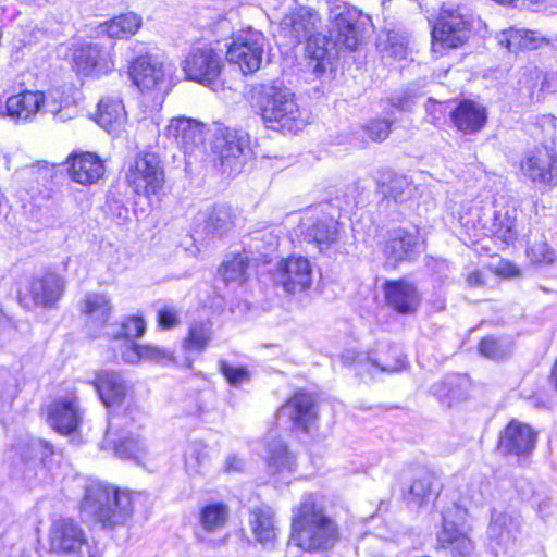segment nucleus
<instances>
[{"label":"nucleus","mask_w":557,"mask_h":557,"mask_svg":"<svg viewBox=\"0 0 557 557\" xmlns=\"http://www.w3.org/2000/svg\"><path fill=\"white\" fill-rule=\"evenodd\" d=\"M234 227V214L230 206H214L203 220L202 232L208 238H221Z\"/></svg>","instance_id":"38"},{"label":"nucleus","mask_w":557,"mask_h":557,"mask_svg":"<svg viewBox=\"0 0 557 557\" xmlns=\"http://www.w3.org/2000/svg\"><path fill=\"white\" fill-rule=\"evenodd\" d=\"M141 26V17L135 13H126L113 17L99 26L101 33L110 38H126L137 33Z\"/></svg>","instance_id":"44"},{"label":"nucleus","mask_w":557,"mask_h":557,"mask_svg":"<svg viewBox=\"0 0 557 557\" xmlns=\"http://www.w3.org/2000/svg\"><path fill=\"white\" fill-rule=\"evenodd\" d=\"M384 296L387 306L399 314L414 313L421 301L417 287L404 280L386 282Z\"/></svg>","instance_id":"25"},{"label":"nucleus","mask_w":557,"mask_h":557,"mask_svg":"<svg viewBox=\"0 0 557 557\" xmlns=\"http://www.w3.org/2000/svg\"><path fill=\"white\" fill-rule=\"evenodd\" d=\"M102 448L123 459L139 462L147 455V445L139 434L128 429L126 416L109 414Z\"/></svg>","instance_id":"8"},{"label":"nucleus","mask_w":557,"mask_h":557,"mask_svg":"<svg viewBox=\"0 0 557 557\" xmlns=\"http://www.w3.org/2000/svg\"><path fill=\"white\" fill-rule=\"evenodd\" d=\"M128 185L137 195H159L164 186V170L156 153L138 154L126 174Z\"/></svg>","instance_id":"12"},{"label":"nucleus","mask_w":557,"mask_h":557,"mask_svg":"<svg viewBox=\"0 0 557 557\" xmlns=\"http://www.w3.org/2000/svg\"><path fill=\"white\" fill-rule=\"evenodd\" d=\"M495 1L498 3H507V2H511L512 0H495Z\"/></svg>","instance_id":"64"},{"label":"nucleus","mask_w":557,"mask_h":557,"mask_svg":"<svg viewBox=\"0 0 557 557\" xmlns=\"http://www.w3.org/2000/svg\"><path fill=\"white\" fill-rule=\"evenodd\" d=\"M70 177L82 185H91L104 173L103 161L92 152H74L67 158Z\"/></svg>","instance_id":"27"},{"label":"nucleus","mask_w":557,"mask_h":557,"mask_svg":"<svg viewBox=\"0 0 557 557\" xmlns=\"http://www.w3.org/2000/svg\"><path fill=\"white\" fill-rule=\"evenodd\" d=\"M244 245L253 263L267 262L271 252L278 247V236L267 227L252 232L245 238Z\"/></svg>","instance_id":"36"},{"label":"nucleus","mask_w":557,"mask_h":557,"mask_svg":"<svg viewBox=\"0 0 557 557\" xmlns=\"http://www.w3.org/2000/svg\"><path fill=\"white\" fill-rule=\"evenodd\" d=\"M552 380L555 383V386L557 388V360L552 369Z\"/></svg>","instance_id":"63"},{"label":"nucleus","mask_w":557,"mask_h":557,"mask_svg":"<svg viewBox=\"0 0 557 557\" xmlns=\"http://www.w3.org/2000/svg\"><path fill=\"white\" fill-rule=\"evenodd\" d=\"M450 120L457 131L465 135H474L485 126L487 110L478 101L463 99L450 112Z\"/></svg>","instance_id":"24"},{"label":"nucleus","mask_w":557,"mask_h":557,"mask_svg":"<svg viewBox=\"0 0 557 557\" xmlns=\"http://www.w3.org/2000/svg\"><path fill=\"white\" fill-rule=\"evenodd\" d=\"M125 116L122 100L112 97L100 100L96 121L108 133L117 131L123 125Z\"/></svg>","instance_id":"40"},{"label":"nucleus","mask_w":557,"mask_h":557,"mask_svg":"<svg viewBox=\"0 0 557 557\" xmlns=\"http://www.w3.org/2000/svg\"><path fill=\"white\" fill-rule=\"evenodd\" d=\"M249 525L256 540L263 546H272L277 536L274 511L267 505L255 507L249 513Z\"/></svg>","instance_id":"32"},{"label":"nucleus","mask_w":557,"mask_h":557,"mask_svg":"<svg viewBox=\"0 0 557 557\" xmlns=\"http://www.w3.org/2000/svg\"><path fill=\"white\" fill-rule=\"evenodd\" d=\"M393 121L386 119H376L370 121L364 131L369 137L374 141H382L387 138Z\"/></svg>","instance_id":"55"},{"label":"nucleus","mask_w":557,"mask_h":557,"mask_svg":"<svg viewBox=\"0 0 557 557\" xmlns=\"http://www.w3.org/2000/svg\"><path fill=\"white\" fill-rule=\"evenodd\" d=\"M319 13L307 7H295L280 22V36L296 46L321 28Z\"/></svg>","instance_id":"15"},{"label":"nucleus","mask_w":557,"mask_h":557,"mask_svg":"<svg viewBox=\"0 0 557 557\" xmlns=\"http://www.w3.org/2000/svg\"><path fill=\"white\" fill-rule=\"evenodd\" d=\"M421 97V92L414 87H408L389 99L392 107L410 112L417 104V100Z\"/></svg>","instance_id":"53"},{"label":"nucleus","mask_w":557,"mask_h":557,"mask_svg":"<svg viewBox=\"0 0 557 557\" xmlns=\"http://www.w3.org/2000/svg\"><path fill=\"white\" fill-rule=\"evenodd\" d=\"M417 244L418 237L416 233H410L404 228H396L388 232L383 251L391 262L397 263L411 259Z\"/></svg>","instance_id":"33"},{"label":"nucleus","mask_w":557,"mask_h":557,"mask_svg":"<svg viewBox=\"0 0 557 557\" xmlns=\"http://www.w3.org/2000/svg\"><path fill=\"white\" fill-rule=\"evenodd\" d=\"M307 41V53L311 59H314L319 62H323L329 58L331 51L334 47H338L334 44V39L331 36L327 38L325 35L319 32H314L311 36L305 39ZM320 66V63L317 64V69Z\"/></svg>","instance_id":"49"},{"label":"nucleus","mask_w":557,"mask_h":557,"mask_svg":"<svg viewBox=\"0 0 557 557\" xmlns=\"http://www.w3.org/2000/svg\"><path fill=\"white\" fill-rule=\"evenodd\" d=\"M345 362L351 361L358 375L369 373L373 375L376 371L380 372H398L405 368L406 361L397 346L389 344H379L369 354H355L354 351H346L343 355Z\"/></svg>","instance_id":"11"},{"label":"nucleus","mask_w":557,"mask_h":557,"mask_svg":"<svg viewBox=\"0 0 557 557\" xmlns=\"http://www.w3.org/2000/svg\"><path fill=\"white\" fill-rule=\"evenodd\" d=\"M522 175L541 187L557 185V156L547 143L528 150L520 161Z\"/></svg>","instance_id":"14"},{"label":"nucleus","mask_w":557,"mask_h":557,"mask_svg":"<svg viewBox=\"0 0 557 557\" xmlns=\"http://www.w3.org/2000/svg\"><path fill=\"white\" fill-rule=\"evenodd\" d=\"M47 422L61 434L77 430L82 422V411L75 395L59 397L47 408Z\"/></svg>","instance_id":"18"},{"label":"nucleus","mask_w":557,"mask_h":557,"mask_svg":"<svg viewBox=\"0 0 557 557\" xmlns=\"http://www.w3.org/2000/svg\"><path fill=\"white\" fill-rule=\"evenodd\" d=\"M276 282L288 294L302 293L312 283V267L305 257H290L278 263L275 274Z\"/></svg>","instance_id":"17"},{"label":"nucleus","mask_w":557,"mask_h":557,"mask_svg":"<svg viewBox=\"0 0 557 557\" xmlns=\"http://www.w3.org/2000/svg\"><path fill=\"white\" fill-rule=\"evenodd\" d=\"M249 136L246 132L219 125L214 132L213 153L224 173L230 175L240 171L239 158L248 149Z\"/></svg>","instance_id":"13"},{"label":"nucleus","mask_w":557,"mask_h":557,"mask_svg":"<svg viewBox=\"0 0 557 557\" xmlns=\"http://www.w3.org/2000/svg\"><path fill=\"white\" fill-rule=\"evenodd\" d=\"M527 255L531 262L536 264H552L555 261V251L544 239L534 240L528 248Z\"/></svg>","instance_id":"50"},{"label":"nucleus","mask_w":557,"mask_h":557,"mask_svg":"<svg viewBox=\"0 0 557 557\" xmlns=\"http://www.w3.org/2000/svg\"><path fill=\"white\" fill-rule=\"evenodd\" d=\"M488 492V482L482 478H478L469 483L466 491V499L475 506H480L485 502Z\"/></svg>","instance_id":"54"},{"label":"nucleus","mask_w":557,"mask_h":557,"mask_svg":"<svg viewBox=\"0 0 557 557\" xmlns=\"http://www.w3.org/2000/svg\"><path fill=\"white\" fill-rule=\"evenodd\" d=\"M46 111L51 113L55 120L60 122H65L72 119V115L69 113V108H58L54 103L49 104L45 102Z\"/></svg>","instance_id":"60"},{"label":"nucleus","mask_w":557,"mask_h":557,"mask_svg":"<svg viewBox=\"0 0 557 557\" xmlns=\"http://www.w3.org/2000/svg\"><path fill=\"white\" fill-rule=\"evenodd\" d=\"M82 311L87 318L86 326L92 336H101L104 331L110 330L108 322L112 312V304L107 294H86Z\"/></svg>","instance_id":"21"},{"label":"nucleus","mask_w":557,"mask_h":557,"mask_svg":"<svg viewBox=\"0 0 557 557\" xmlns=\"http://www.w3.org/2000/svg\"><path fill=\"white\" fill-rule=\"evenodd\" d=\"M137 47L138 55L131 61L128 74L139 89L150 90L163 81V64L152 54L143 53L144 47Z\"/></svg>","instance_id":"20"},{"label":"nucleus","mask_w":557,"mask_h":557,"mask_svg":"<svg viewBox=\"0 0 557 557\" xmlns=\"http://www.w3.org/2000/svg\"><path fill=\"white\" fill-rule=\"evenodd\" d=\"M338 222L330 215L318 218L310 226L307 227L306 237L310 242H314L320 250L323 246L329 247L338 238Z\"/></svg>","instance_id":"42"},{"label":"nucleus","mask_w":557,"mask_h":557,"mask_svg":"<svg viewBox=\"0 0 557 557\" xmlns=\"http://www.w3.org/2000/svg\"><path fill=\"white\" fill-rule=\"evenodd\" d=\"M245 468V461L236 455L227 456L224 465L225 472H240Z\"/></svg>","instance_id":"61"},{"label":"nucleus","mask_w":557,"mask_h":557,"mask_svg":"<svg viewBox=\"0 0 557 557\" xmlns=\"http://www.w3.org/2000/svg\"><path fill=\"white\" fill-rule=\"evenodd\" d=\"M537 433L527 423L512 420L500 433L498 449L503 455L513 456L525 462L535 449Z\"/></svg>","instance_id":"16"},{"label":"nucleus","mask_w":557,"mask_h":557,"mask_svg":"<svg viewBox=\"0 0 557 557\" xmlns=\"http://www.w3.org/2000/svg\"><path fill=\"white\" fill-rule=\"evenodd\" d=\"M63 280L54 273H46L34 277L28 286V294L35 305L51 308L62 297Z\"/></svg>","instance_id":"30"},{"label":"nucleus","mask_w":557,"mask_h":557,"mask_svg":"<svg viewBox=\"0 0 557 557\" xmlns=\"http://www.w3.org/2000/svg\"><path fill=\"white\" fill-rule=\"evenodd\" d=\"M512 350L513 342L509 336H486L479 344L480 354L493 360H503L509 357Z\"/></svg>","instance_id":"47"},{"label":"nucleus","mask_w":557,"mask_h":557,"mask_svg":"<svg viewBox=\"0 0 557 557\" xmlns=\"http://www.w3.org/2000/svg\"><path fill=\"white\" fill-rule=\"evenodd\" d=\"M222 67L221 52L205 42L193 46L183 61V71L189 81L210 87L216 84Z\"/></svg>","instance_id":"10"},{"label":"nucleus","mask_w":557,"mask_h":557,"mask_svg":"<svg viewBox=\"0 0 557 557\" xmlns=\"http://www.w3.org/2000/svg\"><path fill=\"white\" fill-rule=\"evenodd\" d=\"M121 360L129 364H136L141 360L169 363L173 361V352L158 346H139L134 341H126L125 345L121 347Z\"/></svg>","instance_id":"34"},{"label":"nucleus","mask_w":557,"mask_h":557,"mask_svg":"<svg viewBox=\"0 0 557 557\" xmlns=\"http://www.w3.org/2000/svg\"><path fill=\"white\" fill-rule=\"evenodd\" d=\"M253 262L247 250L224 260L220 273L226 284H243L247 280V269Z\"/></svg>","instance_id":"45"},{"label":"nucleus","mask_w":557,"mask_h":557,"mask_svg":"<svg viewBox=\"0 0 557 557\" xmlns=\"http://www.w3.org/2000/svg\"><path fill=\"white\" fill-rule=\"evenodd\" d=\"M44 106V92L26 90L7 99L5 115L16 123H26L32 121Z\"/></svg>","instance_id":"29"},{"label":"nucleus","mask_w":557,"mask_h":557,"mask_svg":"<svg viewBox=\"0 0 557 557\" xmlns=\"http://www.w3.org/2000/svg\"><path fill=\"white\" fill-rule=\"evenodd\" d=\"M459 222L470 240H479L488 232L504 244H512L518 236L517 208L515 200L499 195L494 200V211L490 227L482 219V207L478 202L470 205L460 213Z\"/></svg>","instance_id":"4"},{"label":"nucleus","mask_w":557,"mask_h":557,"mask_svg":"<svg viewBox=\"0 0 557 557\" xmlns=\"http://www.w3.org/2000/svg\"><path fill=\"white\" fill-rule=\"evenodd\" d=\"M471 32L470 16L460 7L444 5L432 29L434 49H450L462 46Z\"/></svg>","instance_id":"9"},{"label":"nucleus","mask_w":557,"mask_h":557,"mask_svg":"<svg viewBox=\"0 0 557 557\" xmlns=\"http://www.w3.org/2000/svg\"><path fill=\"white\" fill-rule=\"evenodd\" d=\"M74 65L79 75H101L110 72L113 62L98 44H84L74 52Z\"/></svg>","instance_id":"26"},{"label":"nucleus","mask_w":557,"mask_h":557,"mask_svg":"<svg viewBox=\"0 0 557 557\" xmlns=\"http://www.w3.org/2000/svg\"><path fill=\"white\" fill-rule=\"evenodd\" d=\"M228 518V508L222 503L205 506L199 513V523L207 533H213L222 529Z\"/></svg>","instance_id":"46"},{"label":"nucleus","mask_w":557,"mask_h":557,"mask_svg":"<svg viewBox=\"0 0 557 557\" xmlns=\"http://www.w3.org/2000/svg\"><path fill=\"white\" fill-rule=\"evenodd\" d=\"M330 36L338 48L355 50L371 18L342 0H329Z\"/></svg>","instance_id":"5"},{"label":"nucleus","mask_w":557,"mask_h":557,"mask_svg":"<svg viewBox=\"0 0 557 557\" xmlns=\"http://www.w3.org/2000/svg\"><path fill=\"white\" fill-rule=\"evenodd\" d=\"M213 335L212 325L209 322L194 323L188 331L187 337L184 339V348L187 351H202L211 341Z\"/></svg>","instance_id":"48"},{"label":"nucleus","mask_w":557,"mask_h":557,"mask_svg":"<svg viewBox=\"0 0 557 557\" xmlns=\"http://www.w3.org/2000/svg\"><path fill=\"white\" fill-rule=\"evenodd\" d=\"M459 379L450 377L445 382L435 384L432 386V393L436 395L442 403H445V399H448L447 406H451V401L459 400L463 398V394L456 389V386H459Z\"/></svg>","instance_id":"51"},{"label":"nucleus","mask_w":557,"mask_h":557,"mask_svg":"<svg viewBox=\"0 0 557 557\" xmlns=\"http://www.w3.org/2000/svg\"><path fill=\"white\" fill-rule=\"evenodd\" d=\"M467 281L470 286H473V287L481 286L483 284L482 273L479 271H474L469 274Z\"/></svg>","instance_id":"62"},{"label":"nucleus","mask_w":557,"mask_h":557,"mask_svg":"<svg viewBox=\"0 0 557 557\" xmlns=\"http://www.w3.org/2000/svg\"><path fill=\"white\" fill-rule=\"evenodd\" d=\"M85 544L84 531L72 519L57 520L51 525L50 546L53 552L79 557Z\"/></svg>","instance_id":"19"},{"label":"nucleus","mask_w":557,"mask_h":557,"mask_svg":"<svg viewBox=\"0 0 557 557\" xmlns=\"http://www.w3.org/2000/svg\"><path fill=\"white\" fill-rule=\"evenodd\" d=\"M252 98L256 110L269 128L297 133L308 123V113L300 109L295 94L282 83L259 85Z\"/></svg>","instance_id":"3"},{"label":"nucleus","mask_w":557,"mask_h":557,"mask_svg":"<svg viewBox=\"0 0 557 557\" xmlns=\"http://www.w3.org/2000/svg\"><path fill=\"white\" fill-rule=\"evenodd\" d=\"M220 371L232 386H239L250 381V373L243 366H233L226 361H221Z\"/></svg>","instance_id":"52"},{"label":"nucleus","mask_w":557,"mask_h":557,"mask_svg":"<svg viewBox=\"0 0 557 557\" xmlns=\"http://www.w3.org/2000/svg\"><path fill=\"white\" fill-rule=\"evenodd\" d=\"M278 419H287L294 428L309 431L317 419L315 399L308 393H296L278 410Z\"/></svg>","instance_id":"22"},{"label":"nucleus","mask_w":557,"mask_h":557,"mask_svg":"<svg viewBox=\"0 0 557 557\" xmlns=\"http://www.w3.org/2000/svg\"><path fill=\"white\" fill-rule=\"evenodd\" d=\"M180 324V312L172 306H164L158 311V325L170 330Z\"/></svg>","instance_id":"56"},{"label":"nucleus","mask_w":557,"mask_h":557,"mask_svg":"<svg viewBox=\"0 0 557 557\" xmlns=\"http://www.w3.org/2000/svg\"><path fill=\"white\" fill-rule=\"evenodd\" d=\"M146 331V323L140 317H128L120 324H110V330L103 332V336L113 338L112 349L116 358H121V347L126 341L140 337Z\"/></svg>","instance_id":"37"},{"label":"nucleus","mask_w":557,"mask_h":557,"mask_svg":"<svg viewBox=\"0 0 557 557\" xmlns=\"http://www.w3.org/2000/svg\"><path fill=\"white\" fill-rule=\"evenodd\" d=\"M544 132L548 137L544 140V143H547L550 151L557 156V123L547 124Z\"/></svg>","instance_id":"59"},{"label":"nucleus","mask_w":557,"mask_h":557,"mask_svg":"<svg viewBox=\"0 0 557 557\" xmlns=\"http://www.w3.org/2000/svg\"><path fill=\"white\" fill-rule=\"evenodd\" d=\"M518 520L506 512L494 511L488 525V536L499 545L507 546L518 532Z\"/></svg>","instance_id":"43"},{"label":"nucleus","mask_w":557,"mask_h":557,"mask_svg":"<svg viewBox=\"0 0 557 557\" xmlns=\"http://www.w3.org/2000/svg\"><path fill=\"white\" fill-rule=\"evenodd\" d=\"M267 38L255 28L240 29L227 46L225 58L238 65L243 74H252L260 70L265 53Z\"/></svg>","instance_id":"7"},{"label":"nucleus","mask_w":557,"mask_h":557,"mask_svg":"<svg viewBox=\"0 0 557 557\" xmlns=\"http://www.w3.org/2000/svg\"><path fill=\"white\" fill-rule=\"evenodd\" d=\"M79 512L83 519L103 529L123 527L134 513V493L106 482L89 481L85 485Z\"/></svg>","instance_id":"1"},{"label":"nucleus","mask_w":557,"mask_h":557,"mask_svg":"<svg viewBox=\"0 0 557 557\" xmlns=\"http://www.w3.org/2000/svg\"><path fill=\"white\" fill-rule=\"evenodd\" d=\"M377 185L386 198H393L396 202L406 201L411 194V185L406 176L397 175L391 170L380 173Z\"/></svg>","instance_id":"41"},{"label":"nucleus","mask_w":557,"mask_h":557,"mask_svg":"<svg viewBox=\"0 0 557 557\" xmlns=\"http://www.w3.org/2000/svg\"><path fill=\"white\" fill-rule=\"evenodd\" d=\"M267 471L277 482H287L296 470V457L281 438H269L265 446Z\"/></svg>","instance_id":"23"},{"label":"nucleus","mask_w":557,"mask_h":557,"mask_svg":"<svg viewBox=\"0 0 557 557\" xmlns=\"http://www.w3.org/2000/svg\"><path fill=\"white\" fill-rule=\"evenodd\" d=\"M290 539L306 552H325L339 541V530L315 497L307 494L294 509Z\"/></svg>","instance_id":"2"},{"label":"nucleus","mask_w":557,"mask_h":557,"mask_svg":"<svg viewBox=\"0 0 557 557\" xmlns=\"http://www.w3.org/2000/svg\"><path fill=\"white\" fill-rule=\"evenodd\" d=\"M389 52L395 59H405L407 54L408 41L405 37L397 34H388Z\"/></svg>","instance_id":"57"},{"label":"nucleus","mask_w":557,"mask_h":557,"mask_svg":"<svg viewBox=\"0 0 557 557\" xmlns=\"http://www.w3.org/2000/svg\"><path fill=\"white\" fill-rule=\"evenodd\" d=\"M468 509L465 504L453 503L442 512V529L437 533V544L448 552L450 557H472L474 544L460 529L465 523Z\"/></svg>","instance_id":"6"},{"label":"nucleus","mask_w":557,"mask_h":557,"mask_svg":"<svg viewBox=\"0 0 557 557\" xmlns=\"http://www.w3.org/2000/svg\"><path fill=\"white\" fill-rule=\"evenodd\" d=\"M203 125L186 117L172 119L166 127V136L182 148L185 153H191L205 141Z\"/></svg>","instance_id":"28"},{"label":"nucleus","mask_w":557,"mask_h":557,"mask_svg":"<svg viewBox=\"0 0 557 557\" xmlns=\"http://www.w3.org/2000/svg\"><path fill=\"white\" fill-rule=\"evenodd\" d=\"M498 44L510 52L537 49L543 38L533 30L509 28L497 35Z\"/></svg>","instance_id":"39"},{"label":"nucleus","mask_w":557,"mask_h":557,"mask_svg":"<svg viewBox=\"0 0 557 557\" xmlns=\"http://www.w3.org/2000/svg\"><path fill=\"white\" fill-rule=\"evenodd\" d=\"M13 388V377L7 372H0V399L11 396Z\"/></svg>","instance_id":"58"},{"label":"nucleus","mask_w":557,"mask_h":557,"mask_svg":"<svg viewBox=\"0 0 557 557\" xmlns=\"http://www.w3.org/2000/svg\"><path fill=\"white\" fill-rule=\"evenodd\" d=\"M92 385L107 408L121 405L125 398L126 383L117 372L100 371L97 373Z\"/></svg>","instance_id":"31"},{"label":"nucleus","mask_w":557,"mask_h":557,"mask_svg":"<svg viewBox=\"0 0 557 557\" xmlns=\"http://www.w3.org/2000/svg\"><path fill=\"white\" fill-rule=\"evenodd\" d=\"M441 488L442 484L438 479L430 472H424L411 483L407 502L414 508L428 506L437 498Z\"/></svg>","instance_id":"35"}]
</instances>
